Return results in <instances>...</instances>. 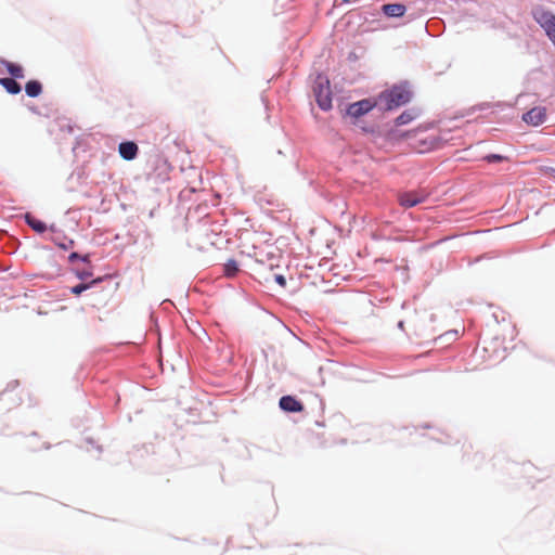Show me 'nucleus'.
Returning <instances> with one entry per match:
<instances>
[{
    "instance_id": "412c9836",
    "label": "nucleus",
    "mask_w": 555,
    "mask_h": 555,
    "mask_svg": "<svg viewBox=\"0 0 555 555\" xmlns=\"http://www.w3.org/2000/svg\"><path fill=\"white\" fill-rule=\"evenodd\" d=\"M275 281L282 286H285L286 284L285 278L283 275H276Z\"/></svg>"
},
{
    "instance_id": "f03ea898",
    "label": "nucleus",
    "mask_w": 555,
    "mask_h": 555,
    "mask_svg": "<svg viewBox=\"0 0 555 555\" xmlns=\"http://www.w3.org/2000/svg\"><path fill=\"white\" fill-rule=\"evenodd\" d=\"M313 94L321 109L332 108V91L330 80L323 75H318L313 85Z\"/></svg>"
},
{
    "instance_id": "f3484780",
    "label": "nucleus",
    "mask_w": 555,
    "mask_h": 555,
    "mask_svg": "<svg viewBox=\"0 0 555 555\" xmlns=\"http://www.w3.org/2000/svg\"><path fill=\"white\" fill-rule=\"evenodd\" d=\"M414 119V116L410 112H403L396 118V125H406Z\"/></svg>"
},
{
    "instance_id": "6ab92c4d",
    "label": "nucleus",
    "mask_w": 555,
    "mask_h": 555,
    "mask_svg": "<svg viewBox=\"0 0 555 555\" xmlns=\"http://www.w3.org/2000/svg\"><path fill=\"white\" fill-rule=\"evenodd\" d=\"M91 275H92V273L90 271H78L77 272V276L80 280H86V279L90 278Z\"/></svg>"
},
{
    "instance_id": "ddd939ff",
    "label": "nucleus",
    "mask_w": 555,
    "mask_h": 555,
    "mask_svg": "<svg viewBox=\"0 0 555 555\" xmlns=\"http://www.w3.org/2000/svg\"><path fill=\"white\" fill-rule=\"evenodd\" d=\"M0 85L11 94H17L21 92V85L13 78H0Z\"/></svg>"
},
{
    "instance_id": "f257e3e1",
    "label": "nucleus",
    "mask_w": 555,
    "mask_h": 555,
    "mask_svg": "<svg viewBox=\"0 0 555 555\" xmlns=\"http://www.w3.org/2000/svg\"><path fill=\"white\" fill-rule=\"evenodd\" d=\"M411 91L403 86H393L385 90L376 98L378 107L384 111H391L411 101Z\"/></svg>"
},
{
    "instance_id": "7ed1b4c3",
    "label": "nucleus",
    "mask_w": 555,
    "mask_h": 555,
    "mask_svg": "<svg viewBox=\"0 0 555 555\" xmlns=\"http://www.w3.org/2000/svg\"><path fill=\"white\" fill-rule=\"evenodd\" d=\"M533 17L555 44V14L544 9H537L533 12Z\"/></svg>"
},
{
    "instance_id": "6e6552de",
    "label": "nucleus",
    "mask_w": 555,
    "mask_h": 555,
    "mask_svg": "<svg viewBox=\"0 0 555 555\" xmlns=\"http://www.w3.org/2000/svg\"><path fill=\"white\" fill-rule=\"evenodd\" d=\"M382 12L388 17H401L406 12V7L402 3H387L382 5Z\"/></svg>"
},
{
    "instance_id": "9b49d317",
    "label": "nucleus",
    "mask_w": 555,
    "mask_h": 555,
    "mask_svg": "<svg viewBox=\"0 0 555 555\" xmlns=\"http://www.w3.org/2000/svg\"><path fill=\"white\" fill-rule=\"evenodd\" d=\"M24 219H25V222H26V223H27V224H28V225H29L34 231H36V232H38V233H43V232H46V231H47V229H48L47 224H46L43 221H41V220H39V219L35 218V217H34L31 214H29V212L25 214Z\"/></svg>"
},
{
    "instance_id": "aec40b11",
    "label": "nucleus",
    "mask_w": 555,
    "mask_h": 555,
    "mask_svg": "<svg viewBox=\"0 0 555 555\" xmlns=\"http://www.w3.org/2000/svg\"><path fill=\"white\" fill-rule=\"evenodd\" d=\"M80 259V255L77 254V253H72L69 256H68V261L69 262H74L75 260H78Z\"/></svg>"
},
{
    "instance_id": "0eeeda50",
    "label": "nucleus",
    "mask_w": 555,
    "mask_h": 555,
    "mask_svg": "<svg viewBox=\"0 0 555 555\" xmlns=\"http://www.w3.org/2000/svg\"><path fill=\"white\" fill-rule=\"evenodd\" d=\"M280 408L286 412H301L304 405L292 396H284L280 399Z\"/></svg>"
},
{
    "instance_id": "f8f14e48",
    "label": "nucleus",
    "mask_w": 555,
    "mask_h": 555,
    "mask_svg": "<svg viewBox=\"0 0 555 555\" xmlns=\"http://www.w3.org/2000/svg\"><path fill=\"white\" fill-rule=\"evenodd\" d=\"M2 63L4 64L8 73L13 77V79H22L25 77L24 69L21 65L9 61H3Z\"/></svg>"
},
{
    "instance_id": "423d86ee",
    "label": "nucleus",
    "mask_w": 555,
    "mask_h": 555,
    "mask_svg": "<svg viewBox=\"0 0 555 555\" xmlns=\"http://www.w3.org/2000/svg\"><path fill=\"white\" fill-rule=\"evenodd\" d=\"M546 109L541 106L531 108L529 112L524 114L522 120L532 126H539L545 121Z\"/></svg>"
},
{
    "instance_id": "20e7f679",
    "label": "nucleus",
    "mask_w": 555,
    "mask_h": 555,
    "mask_svg": "<svg viewBox=\"0 0 555 555\" xmlns=\"http://www.w3.org/2000/svg\"><path fill=\"white\" fill-rule=\"evenodd\" d=\"M378 106L376 99H363L361 101L349 104L347 115L352 118H359Z\"/></svg>"
},
{
    "instance_id": "39448f33",
    "label": "nucleus",
    "mask_w": 555,
    "mask_h": 555,
    "mask_svg": "<svg viewBox=\"0 0 555 555\" xmlns=\"http://www.w3.org/2000/svg\"><path fill=\"white\" fill-rule=\"evenodd\" d=\"M428 195L429 194L424 190L409 191V192H403V193L399 194L398 201L402 207L411 208V207H414V206L425 202L426 198L428 197Z\"/></svg>"
},
{
    "instance_id": "b1692460",
    "label": "nucleus",
    "mask_w": 555,
    "mask_h": 555,
    "mask_svg": "<svg viewBox=\"0 0 555 555\" xmlns=\"http://www.w3.org/2000/svg\"><path fill=\"white\" fill-rule=\"evenodd\" d=\"M341 1H343V3H348V2H350L351 0H341Z\"/></svg>"
},
{
    "instance_id": "1a4fd4ad",
    "label": "nucleus",
    "mask_w": 555,
    "mask_h": 555,
    "mask_svg": "<svg viewBox=\"0 0 555 555\" xmlns=\"http://www.w3.org/2000/svg\"><path fill=\"white\" fill-rule=\"evenodd\" d=\"M120 156L126 160H132L138 154V145L132 141L122 142L118 147Z\"/></svg>"
},
{
    "instance_id": "4468645a",
    "label": "nucleus",
    "mask_w": 555,
    "mask_h": 555,
    "mask_svg": "<svg viewBox=\"0 0 555 555\" xmlns=\"http://www.w3.org/2000/svg\"><path fill=\"white\" fill-rule=\"evenodd\" d=\"M26 94L30 98L39 96L42 92V86L37 80H30L25 86Z\"/></svg>"
},
{
    "instance_id": "2eb2a0df",
    "label": "nucleus",
    "mask_w": 555,
    "mask_h": 555,
    "mask_svg": "<svg viewBox=\"0 0 555 555\" xmlns=\"http://www.w3.org/2000/svg\"><path fill=\"white\" fill-rule=\"evenodd\" d=\"M101 281H102V279H101V278H98V279L92 280L90 283H80V284H78V285H76V286H74V287L72 288V293H73L74 295H77V296H78V295H80L82 292L87 291V289H88V288H90L92 285L100 283Z\"/></svg>"
},
{
    "instance_id": "dca6fc26",
    "label": "nucleus",
    "mask_w": 555,
    "mask_h": 555,
    "mask_svg": "<svg viewBox=\"0 0 555 555\" xmlns=\"http://www.w3.org/2000/svg\"><path fill=\"white\" fill-rule=\"evenodd\" d=\"M240 271L238 269V264L235 260L233 259H230L225 264H224V274L225 276L228 278H233L236 275V273Z\"/></svg>"
},
{
    "instance_id": "5701e85b",
    "label": "nucleus",
    "mask_w": 555,
    "mask_h": 555,
    "mask_svg": "<svg viewBox=\"0 0 555 555\" xmlns=\"http://www.w3.org/2000/svg\"><path fill=\"white\" fill-rule=\"evenodd\" d=\"M80 260L89 262V255L80 256Z\"/></svg>"
},
{
    "instance_id": "9d476101",
    "label": "nucleus",
    "mask_w": 555,
    "mask_h": 555,
    "mask_svg": "<svg viewBox=\"0 0 555 555\" xmlns=\"http://www.w3.org/2000/svg\"><path fill=\"white\" fill-rule=\"evenodd\" d=\"M52 242L61 249L68 250L75 247V241L73 238L67 237L64 234H56L52 236Z\"/></svg>"
},
{
    "instance_id": "4be33fe9",
    "label": "nucleus",
    "mask_w": 555,
    "mask_h": 555,
    "mask_svg": "<svg viewBox=\"0 0 555 555\" xmlns=\"http://www.w3.org/2000/svg\"><path fill=\"white\" fill-rule=\"evenodd\" d=\"M547 175L550 177H552L553 179H555V168H548L547 169Z\"/></svg>"
},
{
    "instance_id": "a211bd4d",
    "label": "nucleus",
    "mask_w": 555,
    "mask_h": 555,
    "mask_svg": "<svg viewBox=\"0 0 555 555\" xmlns=\"http://www.w3.org/2000/svg\"><path fill=\"white\" fill-rule=\"evenodd\" d=\"M502 159H503V157L501 155H496V154H491V155L487 156V160L490 163L501 162Z\"/></svg>"
}]
</instances>
